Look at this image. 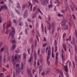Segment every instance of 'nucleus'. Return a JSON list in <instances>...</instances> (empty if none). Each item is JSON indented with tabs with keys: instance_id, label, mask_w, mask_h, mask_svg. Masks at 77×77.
<instances>
[{
	"instance_id": "62",
	"label": "nucleus",
	"mask_w": 77,
	"mask_h": 77,
	"mask_svg": "<svg viewBox=\"0 0 77 77\" xmlns=\"http://www.w3.org/2000/svg\"><path fill=\"white\" fill-rule=\"evenodd\" d=\"M48 47H47L46 48V53L47 52V51H48Z\"/></svg>"
},
{
	"instance_id": "33",
	"label": "nucleus",
	"mask_w": 77,
	"mask_h": 77,
	"mask_svg": "<svg viewBox=\"0 0 77 77\" xmlns=\"http://www.w3.org/2000/svg\"><path fill=\"white\" fill-rule=\"evenodd\" d=\"M58 62V60L57 59V58H56V60H55V63L56 64H57V63Z\"/></svg>"
},
{
	"instance_id": "52",
	"label": "nucleus",
	"mask_w": 77,
	"mask_h": 77,
	"mask_svg": "<svg viewBox=\"0 0 77 77\" xmlns=\"http://www.w3.org/2000/svg\"><path fill=\"white\" fill-rule=\"evenodd\" d=\"M41 74H42L43 76H44V75H45V73L43 72L41 73Z\"/></svg>"
},
{
	"instance_id": "16",
	"label": "nucleus",
	"mask_w": 77,
	"mask_h": 77,
	"mask_svg": "<svg viewBox=\"0 0 77 77\" xmlns=\"http://www.w3.org/2000/svg\"><path fill=\"white\" fill-rule=\"evenodd\" d=\"M70 7L72 9V12L74 11V5H73L72 6H70Z\"/></svg>"
},
{
	"instance_id": "4",
	"label": "nucleus",
	"mask_w": 77,
	"mask_h": 77,
	"mask_svg": "<svg viewBox=\"0 0 77 77\" xmlns=\"http://www.w3.org/2000/svg\"><path fill=\"white\" fill-rule=\"evenodd\" d=\"M66 19H64L62 21L61 23V26H62L63 27H65V25L66 24Z\"/></svg>"
},
{
	"instance_id": "26",
	"label": "nucleus",
	"mask_w": 77,
	"mask_h": 77,
	"mask_svg": "<svg viewBox=\"0 0 77 77\" xmlns=\"http://www.w3.org/2000/svg\"><path fill=\"white\" fill-rule=\"evenodd\" d=\"M23 66H24V65H23V62H22L21 63V69H23Z\"/></svg>"
},
{
	"instance_id": "9",
	"label": "nucleus",
	"mask_w": 77,
	"mask_h": 77,
	"mask_svg": "<svg viewBox=\"0 0 77 77\" xmlns=\"http://www.w3.org/2000/svg\"><path fill=\"white\" fill-rule=\"evenodd\" d=\"M34 57L36 60V57H37V55L36 54V52L35 51L34 53Z\"/></svg>"
},
{
	"instance_id": "12",
	"label": "nucleus",
	"mask_w": 77,
	"mask_h": 77,
	"mask_svg": "<svg viewBox=\"0 0 77 77\" xmlns=\"http://www.w3.org/2000/svg\"><path fill=\"white\" fill-rule=\"evenodd\" d=\"M62 60L63 62H64L65 61V57L63 56V54H62L61 55Z\"/></svg>"
},
{
	"instance_id": "45",
	"label": "nucleus",
	"mask_w": 77,
	"mask_h": 77,
	"mask_svg": "<svg viewBox=\"0 0 77 77\" xmlns=\"http://www.w3.org/2000/svg\"><path fill=\"white\" fill-rule=\"evenodd\" d=\"M49 60V56H48V57H47V59H46L47 63L48 62V61Z\"/></svg>"
},
{
	"instance_id": "59",
	"label": "nucleus",
	"mask_w": 77,
	"mask_h": 77,
	"mask_svg": "<svg viewBox=\"0 0 77 77\" xmlns=\"http://www.w3.org/2000/svg\"><path fill=\"white\" fill-rule=\"evenodd\" d=\"M19 66H20V64H16V67H18Z\"/></svg>"
},
{
	"instance_id": "44",
	"label": "nucleus",
	"mask_w": 77,
	"mask_h": 77,
	"mask_svg": "<svg viewBox=\"0 0 77 77\" xmlns=\"http://www.w3.org/2000/svg\"><path fill=\"white\" fill-rule=\"evenodd\" d=\"M54 32V29H53L52 30V35H53V34Z\"/></svg>"
},
{
	"instance_id": "60",
	"label": "nucleus",
	"mask_w": 77,
	"mask_h": 77,
	"mask_svg": "<svg viewBox=\"0 0 77 77\" xmlns=\"http://www.w3.org/2000/svg\"><path fill=\"white\" fill-rule=\"evenodd\" d=\"M38 12L40 13V14H42V12H41V10L39 9H38Z\"/></svg>"
},
{
	"instance_id": "49",
	"label": "nucleus",
	"mask_w": 77,
	"mask_h": 77,
	"mask_svg": "<svg viewBox=\"0 0 77 77\" xmlns=\"http://www.w3.org/2000/svg\"><path fill=\"white\" fill-rule=\"evenodd\" d=\"M21 67H18V69H17V70H18V71H21Z\"/></svg>"
},
{
	"instance_id": "1",
	"label": "nucleus",
	"mask_w": 77,
	"mask_h": 77,
	"mask_svg": "<svg viewBox=\"0 0 77 77\" xmlns=\"http://www.w3.org/2000/svg\"><path fill=\"white\" fill-rule=\"evenodd\" d=\"M11 29H12V32L11 33V43H12L13 44H14V43H15V38H14V33H15V29H14V28L12 26L11 27Z\"/></svg>"
},
{
	"instance_id": "40",
	"label": "nucleus",
	"mask_w": 77,
	"mask_h": 77,
	"mask_svg": "<svg viewBox=\"0 0 77 77\" xmlns=\"http://www.w3.org/2000/svg\"><path fill=\"white\" fill-rule=\"evenodd\" d=\"M32 72L33 74H34V73H35L36 72V71L35 69H33L32 71Z\"/></svg>"
},
{
	"instance_id": "11",
	"label": "nucleus",
	"mask_w": 77,
	"mask_h": 77,
	"mask_svg": "<svg viewBox=\"0 0 77 77\" xmlns=\"http://www.w3.org/2000/svg\"><path fill=\"white\" fill-rule=\"evenodd\" d=\"M5 47L4 46L3 47H2L0 51H1V53H2V51H3L5 50Z\"/></svg>"
},
{
	"instance_id": "24",
	"label": "nucleus",
	"mask_w": 77,
	"mask_h": 77,
	"mask_svg": "<svg viewBox=\"0 0 77 77\" xmlns=\"http://www.w3.org/2000/svg\"><path fill=\"white\" fill-rule=\"evenodd\" d=\"M51 27V25L50 24H49L48 27V29L50 30V28Z\"/></svg>"
},
{
	"instance_id": "61",
	"label": "nucleus",
	"mask_w": 77,
	"mask_h": 77,
	"mask_svg": "<svg viewBox=\"0 0 77 77\" xmlns=\"http://www.w3.org/2000/svg\"><path fill=\"white\" fill-rule=\"evenodd\" d=\"M75 35L76 36V38H77V31L75 30Z\"/></svg>"
},
{
	"instance_id": "64",
	"label": "nucleus",
	"mask_w": 77,
	"mask_h": 77,
	"mask_svg": "<svg viewBox=\"0 0 77 77\" xmlns=\"http://www.w3.org/2000/svg\"><path fill=\"white\" fill-rule=\"evenodd\" d=\"M4 6H1V9H4Z\"/></svg>"
},
{
	"instance_id": "58",
	"label": "nucleus",
	"mask_w": 77,
	"mask_h": 77,
	"mask_svg": "<svg viewBox=\"0 0 77 77\" xmlns=\"http://www.w3.org/2000/svg\"><path fill=\"white\" fill-rule=\"evenodd\" d=\"M25 7H26V5H23L22 6V8L23 9H24V8H25Z\"/></svg>"
},
{
	"instance_id": "55",
	"label": "nucleus",
	"mask_w": 77,
	"mask_h": 77,
	"mask_svg": "<svg viewBox=\"0 0 77 77\" xmlns=\"http://www.w3.org/2000/svg\"><path fill=\"white\" fill-rule=\"evenodd\" d=\"M64 36H66V33H64L63 35V38H64Z\"/></svg>"
},
{
	"instance_id": "57",
	"label": "nucleus",
	"mask_w": 77,
	"mask_h": 77,
	"mask_svg": "<svg viewBox=\"0 0 77 77\" xmlns=\"http://www.w3.org/2000/svg\"><path fill=\"white\" fill-rule=\"evenodd\" d=\"M30 49H29L27 50V51H28V53L29 54H30Z\"/></svg>"
},
{
	"instance_id": "39",
	"label": "nucleus",
	"mask_w": 77,
	"mask_h": 77,
	"mask_svg": "<svg viewBox=\"0 0 77 77\" xmlns=\"http://www.w3.org/2000/svg\"><path fill=\"white\" fill-rule=\"evenodd\" d=\"M36 6H35L33 8V11H35L36 10Z\"/></svg>"
},
{
	"instance_id": "20",
	"label": "nucleus",
	"mask_w": 77,
	"mask_h": 77,
	"mask_svg": "<svg viewBox=\"0 0 77 77\" xmlns=\"http://www.w3.org/2000/svg\"><path fill=\"white\" fill-rule=\"evenodd\" d=\"M75 62L76 64L77 65V57L76 55L75 56Z\"/></svg>"
},
{
	"instance_id": "7",
	"label": "nucleus",
	"mask_w": 77,
	"mask_h": 77,
	"mask_svg": "<svg viewBox=\"0 0 77 77\" xmlns=\"http://www.w3.org/2000/svg\"><path fill=\"white\" fill-rule=\"evenodd\" d=\"M9 24L8 22H7V27H6L7 29H8V28L9 27H10V26H11L12 25V23H11V22H10V21H9V24Z\"/></svg>"
},
{
	"instance_id": "56",
	"label": "nucleus",
	"mask_w": 77,
	"mask_h": 77,
	"mask_svg": "<svg viewBox=\"0 0 77 77\" xmlns=\"http://www.w3.org/2000/svg\"><path fill=\"white\" fill-rule=\"evenodd\" d=\"M61 12L63 13V14H64L65 13V10H61Z\"/></svg>"
},
{
	"instance_id": "50",
	"label": "nucleus",
	"mask_w": 77,
	"mask_h": 77,
	"mask_svg": "<svg viewBox=\"0 0 77 77\" xmlns=\"http://www.w3.org/2000/svg\"><path fill=\"white\" fill-rule=\"evenodd\" d=\"M56 71L57 73H59V69H56Z\"/></svg>"
},
{
	"instance_id": "3",
	"label": "nucleus",
	"mask_w": 77,
	"mask_h": 77,
	"mask_svg": "<svg viewBox=\"0 0 77 77\" xmlns=\"http://www.w3.org/2000/svg\"><path fill=\"white\" fill-rule=\"evenodd\" d=\"M27 72L28 73V76L30 75V77H33L32 73H31V70L29 69H27Z\"/></svg>"
},
{
	"instance_id": "23",
	"label": "nucleus",
	"mask_w": 77,
	"mask_h": 77,
	"mask_svg": "<svg viewBox=\"0 0 77 77\" xmlns=\"http://www.w3.org/2000/svg\"><path fill=\"white\" fill-rule=\"evenodd\" d=\"M42 29V32H43L44 31V26H43V24H41Z\"/></svg>"
},
{
	"instance_id": "30",
	"label": "nucleus",
	"mask_w": 77,
	"mask_h": 77,
	"mask_svg": "<svg viewBox=\"0 0 77 77\" xmlns=\"http://www.w3.org/2000/svg\"><path fill=\"white\" fill-rule=\"evenodd\" d=\"M48 21H51V17H50V16H48Z\"/></svg>"
},
{
	"instance_id": "29",
	"label": "nucleus",
	"mask_w": 77,
	"mask_h": 77,
	"mask_svg": "<svg viewBox=\"0 0 77 77\" xmlns=\"http://www.w3.org/2000/svg\"><path fill=\"white\" fill-rule=\"evenodd\" d=\"M35 33V30L34 29H32V34L33 36H34V34Z\"/></svg>"
},
{
	"instance_id": "54",
	"label": "nucleus",
	"mask_w": 77,
	"mask_h": 77,
	"mask_svg": "<svg viewBox=\"0 0 77 77\" xmlns=\"http://www.w3.org/2000/svg\"><path fill=\"white\" fill-rule=\"evenodd\" d=\"M2 60H1L0 61V66H2Z\"/></svg>"
},
{
	"instance_id": "6",
	"label": "nucleus",
	"mask_w": 77,
	"mask_h": 77,
	"mask_svg": "<svg viewBox=\"0 0 77 77\" xmlns=\"http://www.w3.org/2000/svg\"><path fill=\"white\" fill-rule=\"evenodd\" d=\"M30 57V58L29 59V62L30 63V64H31V65H32V57H33L32 54H31Z\"/></svg>"
},
{
	"instance_id": "63",
	"label": "nucleus",
	"mask_w": 77,
	"mask_h": 77,
	"mask_svg": "<svg viewBox=\"0 0 77 77\" xmlns=\"http://www.w3.org/2000/svg\"><path fill=\"white\" fill-rule=\"evenodd\" d=\"M20 52V50H18L16 51V53H18Z\"/></svg>"
},
{
	"instance_id": "15",
	"label": "nucleus",
	"mask_w": 77,
	"mask_h": 77,
	"mask_svg": "<svg viewBox=\"0 0 77 77\" xmlns=\"http://www.w3.org/2000/svg\"><path fill=\"white\" fill-rule=\"evenodd\" d=\"M20 71L18 70H17L16 71V74L17 75H18V74H19L20 72Z\"/></svg>"
},
{
	"instance_id": "19",
	"label": "nucleus",
	"mask_w": 77,
	"mask_h": 77,
	"mask_svg": "<svg viewBox=\"0 0 77 77\" xmlns=\"http://www.w3.org/2000/svg\"><path fill=\"white\" fill-rule=\"evenodd\" d=\"M16 47V45H14L12 46V47L11 48V49L14 50V49Z\"/></svg>"
},
{
	"instance_id": "35",
	"label": "nucleus",
	"mask_w": 77,
	"mask_h": 77,
	"mask_svg": "<svg viewBox=\"0 0 77 77\" xmlns=\"http://www.w3.org/2000/svg\"><path fill=\"white\" fill-rule=\"evenodd\" d=\"M57 51V46H56L55 47V52L56 53Z\"/></svg>"
},
{
	"instance_id": "43",
	"label": "nucleus",
	"mask_w": 77,
	"mask_h": 77,
	"mask_svg": "<svg viewBox=\"0 0 77 77\" xmlns=\"http://www.w3.org/2000/svg\"><path fill=\"white\" fill-rule=\"evenodd\" d=\"M23 22H22L20 23L19 25L20 26H23Z\"/></svg>"
},
{
	"instance_id": "28",
	"label": "nucleus",
	"mask_w": 77,
	"mask_h": 77,
	"mask_svg": "<svg viewBox=\"0 0 77 77\" xmlns=\"http://www.w3.org/2000/svg\"><path fill=\"white\" fill-rule=\"evenodd\" d=\"M60 75L62 77H63V72H62V71L61 70L60 71Z\"/></svg>"
},
{
	"instance_id": "38",
	"label": "nucleus",
	"mask_w": 77,
	"mask_h": 77,
	"mask_svg": "<svg viewBox=\"0 0 77 77\" xmlns=\"http://www.w3.org/2000/svg\"><path fill=\"white\" fill-rule=\"evenodd\" d=\"M59 54V53L58 52H57V53L56 54V58L57 59V55Z\"/></svg>"
},
{
	"instance_id": "13",
	"label": "nucleus",
	"mask_w": 77,
	"mask_h": 77,
	"mask_svg": "<svg viewBox=\"0 0 77 77\" xmlns=\"http://www.w3.org/2000/svg\"><path fill=\"white\" fill-rule=\"evenodd\" d=\"M63 27H65V30H68V26L67 25H66V24H65V26H63Z\"/></svg>"
},
{
	"instance_id": "8",
	"label": "nucleus",
	"mask_w": 77,
	"mask_h": 77,
	"mask_svg": "<svg viewBox=\"0 0 77 77\" xmlns=\"http://www.w3.org/2000/svg\"><path fill=\"white\" fill-rule=\"evenodd\" d=\"M51 53V48H50V46L49 47L48 52V56H50Z\"/></svg>"
},
{
	"instance_id": "32",
	"label": "nucleus",
	"mask_w": 77,
	"mask_h": 77,
	"mask_svg": "<svg viewBox=\"0 0 77 77\" xmlns=\"http://www.w3.org/2000/svg\"><path fill=\"white\" fill-rule=\"evenodd\" d=\"M39 60L40 63H42V57H40V58Z\"/></svg>"
},
{
	"instance_id": "37",
	"label": "nucleus",
	"mask_w": 77,
	"mask_h": 77,
	"mask_svg": "<svg viewBox=\"0 0 77 77\" xmlns=\"http://www.w3.org/2000/svg\"><path fill=\"white\" fill-rule=\"evenodd\" d=\"M15 11L16 12H17V14H18V15H20V12L18 11L16 9Z\"/></svg>"
},
{
	"instance_id": "21",
	"label": "nucleus",
	"mask_w": 77,
	"mask_h": 77,
	"mask_svg": "<svg viewBox=\"0 0 77 77\" xmlns=\"http://www.w3.org/2000/svg\"><path fill=\"white\" fill-rule=\"evenodd\" d=\"M18 56H17V57H18V62H20V61H21V60H19L20 59V58H21V55H18Z\"/></svg>"
},
{
	"instance_id": "31",
	"label": "nucleus",
	"mask_w": 77,
	"mask_h": 77,
	"mask_svg": "<svg viewBox=\"0 0 77 77\" xmlns=\"http://www.w3.org/2000/svg\"><path fill=\"white\" fill-rule=\"evenodd\" d=\"M66 11H67V10H69V7L68 5H66Z\"/></svg>"
},
{
	"instance_id": "48",
	"label": "nucleus",
	"mask_w": 77,
	"mask_h": 77,
	"mask_svg": "<svg viewBox=\"0 0 77 77\" xmlns=\"http://www.w3.org/2000/svg\"><path fill=\"white\" fill-rule=\"evenodd\" d=\"M73 68H75V62L74 61H73Z\"/></svg>"
},
{
	"instance_id": "5",
	"label": "nucleus",
	"mask_w": 77,
	"mask_h": 77,
	"mask_svg": "<svg viewBox=\"0 0 77 77\" xmlns=\"http://www.w3.org/2000/svg\"><path fill=\"white\" fill-rule=\"evenodd\" d=\"M28 16V12H27V11H26L24 13L23 15V17L24 18H26Z\"/></svg>"
},
{
	"instance_id": "42",
	"label": "nucleus",
	"mask_w": 77,
	"mask_h": 77,
	"mask_svg": "<svg viewBox=\"0 0 77 77\" xmlns=\"http://www.w3.org/2000/svg\"><path fill=\"white\" fill-rule=\"evenodd\" d=\"M71 35H70L69 38V41H71Z\"/></svg>"
},
{
	"instance_id": "22",
	"label": "nucleus",
	"mask_w": 77,
	"mask_h": 77,
	"mask_svg": "<svg viewBox=\"0 0 77 77\" xmlns=\"http://www.w3.org/2000/svg\"><path fill=\"white\" fill-rule=\"evenodd\" d=\"M17 8H21V6H20V3H17Z\"/></svg>"
},
{
	"instance_id": "53",
	"label": "nucleus",
	"mask_w": 77,
	"mask_h": 77,
	"mask_svg": "<svg viewBox=\"0 0 77 77\" xmlns=\"http://www.w3.org/2000/svg\"><path fill=\"white\" fill-rule=\"evenodd\" d=\"M63 48H65L66 47V45H65V44H64L63 45Z\"/></svg>"
},
{
	"instance_id": "46",
	"label": "nucleus",
	"mask_w": 77,
	"mask_h": 77,
	"mask_svg": "<svg viewBox=\"0 0 77 77\" xmlns=\"http://www.w3.org/2000/svg\"><path fill=\"white\" fill-rule=\"evenodd\" d=\"M2 59V55L1 54L0 55V60L1 61Z\"/></svg>"
},
{
	"instance_id": "14",
	"label": "nucleus",
	"mask_w": 77,
	"mask_h": 77,
	"mask_svg": "<svg viewBox=\"0 0 77 77\" xmlns=\"http://www.w3.org/2000/svg\"><path fill=\"white\" fill-rule=\"evenodd\" d=\"M75 53H76V54H77V48L76 45H75Z\"/></svg>"
},
{
	"instance_id": "47",
	"label": "nucleus",
	"mask_w": 77,
	"mask_h": 77,
	"mask_svg": "<svg viewBox=\"0 0 77 77\" xmlns=\"http://www.w3.org/2000/svg\"><path fill=\"white\" fill-rule=\"evenodd\" d=\"M40 52V50H39V48L38 49V55H39V53Z\"/></svg>"
},
{
	"instance_id": "10",
	"label": "nucleus",
	"mask_w": 77,
	"mask_h": 77,
	"mask_svg": "<svg viewBox=\"0 0 77 77\" xmlns=\"http://www.w3.org/2000/svg\"><path fill=\"white\" fill-rule=\"evenodd\" d=\"M42 71V67H39L38 70V73L39 74H40L41 73V72Z\"/></svg>"
},
{
	"instance_id": "36",
	"label": "nucleus",
	"mask_w": 77,
	"mask_h": 77,
	"mask_svg": "<svg viewBox=\"0 0 77 77\" xmlns=\"http://www.w3.org/2000/svg\"><path fill=\"white\" fill-rule=\"evenodd\" d=\"M36 15L33 14L32 16V19H35V18H36Z\"/></svg>"
},
{
	"instance_id": "17",
	"label": "nucleus",
	"mask_w": 77,
	"mask_h": 77,
	"mask_svg": "<svg viewBox=\"0 0 77 77\" xmlns=\"http://www.w3.org/2000/svg\"><path fill=\"white\" fill-rule=\"evenodd\" d=\"M23 55L24 56L23 59H26V53H24L23 54Z\"/></svg>"
},
{
	"instance_id": "2",
	"label": "nucleus",
	"mask_w": 77,
	"mask_h": 77,
	"mask_svg": "<svg viewBox=\"0 0 77 77\" xmlns=\"http://www.w3.org/2000/svg\"><path fill=\"white\" fill-rule=\"evenodd\" d=\"M42 6H45L47 5V4L48 3V1L47 0H40ZM34 3H39V2L38 0H33Z\"/></svg>"
},
{
	"instance_id": "34",
	"label": "nucleus",
	"mask_w": 77,
	"mask_h": 77,
	"mask_svg": "<svg viewBox=\"0 0 77 77\" xmlns=\"http://www.w3.org/2000/svg\"><path fill=\"white\" fill-rule=\"evenodd\" d=\"M58 4L57 5V6H60V2H57Z\"/></svg>"
},
{
	"instance_id": "18",
	"label": "nucleus",
	"mask_w": 77,
	"mask_h": 77,
	"mask_svg": "<svg viewBox=\"0 0 77 77\" xmlns=\"http://www.w3.org/2000/svg\"><path fill=\"white\" fill-rule=\"evenodd\" d=\"M55 25H56V23H55V22H52L51 24L52 26L54 27L55 26Z\"/></svg>"
},
{
	"instance_id": "25",
	"label": "nucleus",
	"mask_w": 77,
	"mask_h": 77,
	"mask_svg": "<svg viewBox=\"0 0 77 77\" xmlns=\"http://www.w3.org/2000/svg\"><path fill=\"white\" fill-rule=\"evenodd\" d=\"M50 69H48V70H47L46 72H45V74H48V73H49V72H50Z\"/></svg>"
},
{
	"instance_id": "41",
	"label": "nucleus",
	"mask_w": 77,
	"mask_h": 77,
	"mask_svg": "<svg viewBox=\"0 0 77 77\" xmlns=\"http://www.w3.org/2000/svg\"><path fill=\"white\" fill-rule=\"evenodd\" d=\"M32 6H33V5H32L30 7V11H32Z\"/></svg>"
},
{
	"instance_id": "27",
	"label": "nucleus",
	"mask_w": 77,
	"mask_h": 77,
	"mask_svg": "<svg viewBox=\"0 0 77 77\" xmlns=\"http://www.w3.org/2000/svg\"><path fill=\"white\" fill-rule=\"evenodd\" d=\"M18 55H17L15 56H14V58L15 60H17V59L18 58Z\"/></svg>"
},
{
	"instance_id": "51",
	"label": "nucleus",
	"mask_w": 77,
	"mask_h": 77,
	"mask_svg": "<svg viewBox=\"0 0 77 77\" xmlns=\"http://www.w3.org/2000/svg\"><path fill=\"white\" fill-rule=\"evenodd\" d=\"M55 46H57V42H56V40H55Z\"/></svg>"
}]
</instances>
